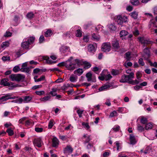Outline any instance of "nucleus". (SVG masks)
<instances>
[{
    "label": "nucleus",
    "instance_id": "obj_20",
    "mask_svg": "<svg viewBox=\"0 0 157 157\" xmlns=\"http://www.w3.org/2000/svg\"><path fill=\"white\" fill-rule=\"evenodd\" d=\"M120 82H128L126 75H124L122 76Z\"/></svg>",
    "mask_w": 157,
    "mask_h": 157
},
{
    "label": "nucleus",
    "instance_id": "obj_25",
    "mask_svg": "<svg viewBox=\"0 0 157 157\" xmlns=\"http://www.w3.org/2000/svg\"><path fill=\"white\" fill-rule=\"evenodd\" d=\"M52 34V32L51 30H48L45 33V36L46 37H48L51 36Z\"/></svg>",
    "mask_w": 157,
    "mask_h": 157
},
{
    "label": "nucleus",
    "instance_id": "obj_56",
    "mask_svg": "<svg viewBox=\"0 0 157 157\" xmlns=\"http://www.w3.org/2000/svg\"><path fill=\"white\" fill-rule=\"evenodd\" d=\"M36 93L38 95H41L44 94V91H37L36 92Z\"/></svg>",
    "mask_w": 157,
    "mask_h": 157
},
{
    "label": "nucleus",
    "instance_id": "obj_42",
    "mask_svg": "<svg viewBox=\"0 0 157 157\" xmlns=\"http://www.w3.org/2000/svg\"><path fill=\"white\" fill-rule=\"evenodd\" d=\"M151 150V148L148 147L146 148L145 150L144 151V154H146L149 153Z\"/></svg>",
    "mask_w": 157,
    "mask_h": 157
},
{
    "label": "nucleus",
    "instance_id": "obj_52",
    "mask_svg": "<svg viewBox=\"0 0 157 157\" xmlns=\"http://www.w3.org/2000/svg\"><path fill=\"white\" fill-rule=\"evenodd\" d=\"M138 63L140 64L142 66H143L144 65V63L143 61V59L141 58L139 59Z\"/></svg>",
    "mask_w": 157,
    "mask_h": 157
},
{
    "label": "nucleus",
    "instance_id": "obj_9",
    "mask_svg": "<svg viewBox=\"0 0 157 157\" xmlns=\"http://www.w3.org/2000/svg\"><path fill=\"white\" fill-rule=\"evenodd\" d=\"M112 44L113 48L115 50L118 49L120 47L118 41L116 39H114L112 41Z\"/></svg>",
    "mask_w": 157,
    "mask_h": 157
},
{
    "label": "nucleus",
    "instance_id": "obj_27",
    "mask_svg": "<svg viewBox=\"0 0 157 157\" xmlns=\"http://www.w3.org/2000/svg\"><path fill=\"white\" fill-rule=\"evenodd\" d=\"M50 96H45L44 98H41L40 99V100L41 101L45 102L47 101H48L49 100L50 98Z\"/></svg>",
    "mask_w": 157,
    "mask_h": 157
},
{
    "label": "nucleus",
    "instance_id": "obj_21",
    "mask_svg": "<svg viewBox=\"0 0 157 157\" xmlns=\"http://www.w3.org/2000/svg\"><path fill=\"white\" fill-rule=\"evenodd\" d=\"M24 101L26 102H28L29 101L32 99V97L30 96H25L23 97Z\"/></svg>",
    "mask_w": 157,
    "mask_h": 157
},
{
    "label": "nucleus",
    "instance_id": "obj_5",
    "mask_svg": "<svg viewBox=\"0 0 157 157\" xmlns=\"http://www.w3.org/2000/svg\"><path fill=\"white\" fill-rule=\"evenodd\" d=\"M128 18L127 17L123 16L122 17L121 15H118L116 19L117 22L119 25H122L124 22L127 21Z\"/></svg>",
    "mask_w": 157,
    "mask_h": 157
},
{
    "label": "nucleus",
    "instance_id": "obj_4",
    "mask_svg": "<svg viewBox=\"0 0 157 157\" xmlns=\"http://www.w3.org/2000/svg\"><path fill=\"white\" fill-rule=\"evenodd\" d=\"M8 81V79L7 78L2 79L1 81L0 84L1 85H3L4 86H10V85H12V86L9 88L10 90L13 89V88L17 87V85H13V83L12 82H11L10 83L7 82Z\"/></svg>",
    "mask_w": 157,
    "mask_h": 157
},
{
    "label": "nucleus",
    "instance_id": "obj_16",
    "mask_svg": "<svg viewBox=\"0 0 157 157\" xmlns=\"http://www.w3.org/2000/svg\"><path fill=\"white\" fill-rule=\"evenodd\" d=\"M77 76H75L74 75L72 74L69 78V80L71 82H74L77 80Z\"/></svg>",
    "mask_w": 157,
    "mask_h": 157
},
{
    "label": "nucleus",
    "instance_id": "obj_43",
    "mask_svg": "<svg viewBox=\"0 0 157 157\" xmlns=\"http://www.w3.org/2000/svg\"><path fill=\"white\" fill-rule=\"evenodd\" d=\"M125 55L126 56V58L127 59V60H129L131 58V57H130V56L131 55L130 53L129 52H127L125 53Z\"/></svg>",
    "mask_w": 157,
    "mask_h": 157
},
{
    "label": "nucleus",
    "instance_id": "obj_34",
    "mask_svg": "<svg viewBox=\"0 0 157 157\" xmlns=\"http://www.w3.org/2000/svg\"><path fill=\"white\" fill-rule=\"evenodd\" d=\"M137 128V130L140 132H142L144 130V128L139 124H138Z\"/></svg>",
    "mask_w": 157,
    "mask_h": 157
},
{
    "label": "nucleus",
    "instance_id": "obj_63",
    "mask_svg": "<svg viewBox=\"0 0 157 157\" xmlns=\"http://www.w3.org/2000/svg\"><path fill=\"white\" fill-rule=\"evenodd\" d=\"M46 61L48 63H53L54 62L52 60H51L49 57H48L46 59Z\"/></svg>",
    "mask_w": 157,
    "mask_h": 157
},
{
    "label": "nucleus",
    "instance_id": "obj_61",
    "mask_svg": "<svg viewBox=\"0 0 157 157\" xmlns=\"http://www.w3.org/2000/svg\"><path fill=\"white\" fill-rule=\"evenodd\" d=\"M42 87L41 85H39L37 86H35L33 87L32 89L33 90H35L38 88H40Z\"/></svg>",
    "mask_w": 157,
    "mask_h": 157
},
{
    "label": "nucleus",
    "instance_id": "obj_49",
    "mask_svg": "<svg viewBox=\"0 0 157 157\" xmlns=\"http://www.w3.org/2000/svg\"><path fill=\"white\" fill-rule=\"evenodd\" d=\"M35 130L37 132H40L43 131V128H41L36 127L35 128Z\"/></svg>",
    "mask_w": 157,
    "mask_h": 157
},
{
    "label": "nucleus",
    "instance_id": "obj_6",
    "mask_svg": "<svg viewBox=\"0 0 157 157\" xmlns=\"http://www.w3.org/2000/svg\"><path fill=\"white\" fill-rule=\"evenodd\" d=\"M144 52L143 57L145 59L148 61L149 58L150 56V51L147 48H146L144 49Z\"/></svg>",
    "mask_w": 157,
    "mask_h": 157
},
{
    "label": "nucleus",
    "instance_id": "obj_57",
    "mask_svg": "<svg viewBox=\"0 0 157 157\" xmlns=\"http://www.w3.org/2000/svg\"><path fill=\"white\" fill-rule=\"evenodd\" d=\"M44 36L43 35H41L40 36L39 39V41L40 43H41L43 42L44 41Z\"/></svg>",
    "mask_w": 157,
    "mask_h": 157
},
{
    "label": "nucleus",
    "instance_id": "obj_13",
    "mask_svg": "<svg viewBox=\"0 0 157 157\" xmlns=\"http://www.w3.org/2000/svg\"><path fill=\"white\" fill-rule=\"evenodd\" d=\"M52 146L54 147H57L59 144V140L56 137L53 138L52 140Z\"/></svg>",
    "mask_w": 157,
    "mask_h": 157
},
{
    "label": "nucleus",
    "instance_id": "obj_8",
    "mask_svg": "<svg viewBox=\"0 0 157 157\" xmlns=\"http://www.w3.org/2000/svg\"><path fill=\"white\" fill-rule=\"evenodd\" d=\"M97 48V44L94 43L93 44H89L87 48L89 52L93 53L96 51Z\"/></svg>",
    "mask_w": 157,
    "mask_h": 157
},
{
    "label": "nucleus",
    "instance_id": "obj_35",
    "mask_svg": "<svg viewBox=\"0 0 157 157\" xmlns=\"http://www.w3.org/2000/svg\"><path fill=\"white\" fill-rule=\"evenodd\" d=\"M148 62L149 63L150 65V66H153L155 67L156 68H157V62H155L154 63H152L151 61L148 60Z\"/></svg>",
    "mask_w": 157,
    "mask_h": 157
},
{
    "label": "nucleus",
    "instance_id": "obj_10",
    "mask_svg": "<svg viewBox=\"0 0 157 157\" xmlns=\"http://www.w3.org/2000/svg\"><path fill=\"white\" fill-rule=\"evenodd\" d=\"M34 145L38 147H40L41 146L42 141L40 138L35 139L33 142Z\"/></svg>",
    "mask_w": 157,
    "mask_h": 157
},
{
    "label": "nucleus",
    "instance_id": "obj_58",
    "mask_svg": "<svg viewBox=\"0 0 157 157\" xmlns=\"http://www.w3.org/2000/svg\"><path fill=\"white\" fill-rule=\"evenodd\" d=\"M53 125V122L52 120H51L48 124V128H51Z\"/></svg>",
    "mask_w": 157,
    "mask_h": 157
},
{
    "label": "nucleus",
    "instance_id": "obj_64",
    "mask_svg": "<svg viewBox=\"0 0 157 157\" xmlns=\"http://www.w3.org/2000/svg\"><path fill=\"white\" fill-rule=\"evenodd\" d=\"M116 145L117 146V150L118 151L120 148H121L120 146V143L118 142L117 141L115 142Z\"/></svg>",
    "mask_w": 157,
    "mask_h": 157
},
{
    "label": "nucleus",
    "instance_id": "obj_30",
    "mask_svg": "<svg viewBox=\"0 0 157 157\" xmlns=\"http://www.w3.org/2000/svg\"><path fill=\"white\" fill-rule=\"evenodd\" d=\"M20 71L22 72L28 73L30 71V69L29 67H23L20 69Z\"/></svg>",
    "mask_w": 157,
    "mask_h": 157
},
{
    "label": "nucleus",
    "instance_id": "obj_33",
    "mask_svg": "<svg viewBox=\"0 0 157 157\" xmlns=\"http://www.w3.org/2000/svg\"><path fill=\"white\" fill-rule=\"evenodd\" d=\"M24 101L23 99L22 98H20L18 99H16L13 101V102H14L15 103H21Z\"/></svg>",
    "mask_w": 157,
    "mask_h": 157
},
{
    "label": "nucleus",
    "instance_id": "obj_1",
    "mask_svg": "<svg viewBox=\"0 0 157 157\" xmlns=\"http://www.w3.org/2000/svg\"><path fill=\"white\" fill-rule=\"evenodd\" d=\"M71 57L67 61L59 63L58 65L60 67L65 66L68 70H73L79 66L80 62L78 59H76L74 62H72L71 61Z\"/></svg>",
    "mask_w": 157,
    "mask_h": 157
},
{
    "label": "nucleus",
    "instance_id": "obj_14",
    "mask_svg": "<svg viewBox=\"0 0 157 157\" xmlns=\"http://www.w3.org/2000/svg\"><path fill=\"white\" fill-rule=\"evenodd\" d=\"M83 70L82 69L79 68L75 70L74 72V73L78 76H80L83 73Z\"/></svg>",
    "mask_w": 157,
    "mask_h": 157
},
{
    "label": "nucleus",
    "instance_id": "obj_23",
    "mask_svg": "<svg viewBox=\"0 0 157 157\" xmlns=\"http://www.w3.org/2000/svg\"><path fill=\"white\" fill-rule=\"evenodd\" d=\"M34 14L32 12L28 13L26 15V17L29 19H31L34 17Z\"/></svg>",
    "mask_w": 157,
    "mask_h": 157
},
{
    "label": "nucleus",
    "instance_id": "obj_59",
    "mask_svg": "<svg viewBox=\"0 0 157 157\" xmlns=\"http://www.w3.org/2000/svg\"><path fill=\"white\" fill-rule=\"evenodd\" d=\"M45 78V76L42 75L40 78L37 79V80L36 81L38 82L44 80Z\"/></svg>",
    "mask_w": 157,
    "mask_h": 157
},
{
    "label": "nucleus",
    "instance_id": "obj_17",
    "mask_svg": "<svg viewBox=\"0 0 157 157\" xmlns=\"http://www.w3.org/2000/svg\"><path fill=\"white\" fill-rule=\"evenodd\" d=\"M130 15L132 18L135 19L137 18L138 13L136 11H134L130 13Z\"/></svg>",
    "mask_w": 157,
    "mask_h": 157
},
{
    "label": "nucleus",
    "instance_id": "obj_40",
    "mask_svg": "<svg viewBox=\"0 0 157 157\" xmlns=\"http://www.w3.org/2000/svg\"><path fill=\"white\" fill-rule=\"evenodd\" d=\"M77 112L78 114V115L79 117H82V115L83 112V110L79 109L77 110Z\"/></svg>",
    "mask_w": 157,
    "mask_h": 157
},
{
    "label": "nucleus",
    "instance_id": "obj_32",
    "mask_svg": "<svg viewBox=\"0 0 157 157\" xmlns=\"http://www.w3.org/2000/svg\"><path fill=\"white\" fill-rule=\"evenodd\" d=\"M128 33L125 30L121 31L120 32V35L121 37L123 36H125L128 34Z\"/></svg>",
    "mask_w": 157,
    "mask_h": 157
},
{
    "label": "nucleus",
    "instance_id": "obj_62",
    "mask_svg": "<svg viewBox=\"0 0 157 157\" xmlns=\"http://www.w3.org/2000/svg\"><path fill=\"white\" fill-rule=\"evenodd\" d=\"M140 75H141L140 73V72L138 71V72H137V73H136V78L139 80H140Z\"/></svg>",
    "mask_w": 157,
    "mask_h": 157
},
{
    "label": "nucleus",
    "instance_id": "obj_38",
    "mask_svg": "<svg viewBox=\"0 0 157 157\" xmlns=\"http://www.w3.org/2000/svg\"><path fill=\"white\" fill-rule=\"evenodd\" d=\"M6 132L8 133L9 136H12L13 134V131L11 128H8L6 130Z\"/></svg>",
    "mask_w": 157,
    "mask_h": 157
},
{
    "label": "nucleus",
    "instance_id": "obj_19",
    "mask_svg": "<svg viewBox=\"0 0 157 157\" xmlns=\"http://www.w3.org/2000/svg\"><path fill=\"white\" fill-rule=\"evenodd\" d=\"M86 76L87 78V80L88 82L92 81V74L91 72H89L86 73Z\"/></svg>",
    "mask_w": 157,
    "mask_h": 157
},
{
    "label": "nucleus",
    "instance_id": "obj_7",
    "mask_svg": "<svg viewBox=\"0 0 157 157\" xmlns=\"http://www.w3.org/2000/svg\"><path fill=\"white\" fill-rule=\"evenodd\" d=\"M111 46L109 43H105L102 45L101 49L102 51L105 52H109L110 50Z\"/></svg>",
    "mask_w": 157,
    "mask_h": 157
},
{
    "label": "nucleus",
    "instance_id": "obj_55",
    "mask_svg": "<svg viewBox=\"0 0 157 157\" xmlns=\"http://www.w3.org/2000/svg\"><path fill=\"white\" fill-rule=\"evenodd\" d=\"M9 96L8 95H6L5 96H3L1 98H0V100H3L4 101H6L8 100V97Z\"/></svg>",
    "mask_w": 157,
    "mask_h": 157
},
{
    "label": "nucleus",
    "instance_id": "obj_53",
    "mask_svg": "<svg viewBox=\"0 0 157 157\" xmlns=\"http://www.w3.org/2000/svg\"><path fill=\"white\" fill-rule=\"evenodd\" d=\"M117 113L116 111H114L110 113L109 116L110 117H113L114 116H117Z\"/></svg>",
    "mask_w": 157,
    "mask_h": 157
},
{
    "label": "nucleus",
    "instance_id": "obj_22",
    "mask_svg": "<svg viewBox=\"0 0 157 157\" xmlns=\"http://www.w3.org/2000/svg\"><path fill=\"white\" fill-rule=\"evenodd\" d=\"M127 78L128 79V81L131 80L134 77V73L133 72H132L130 74H129L128 75H126Z\"/></svg>",
    "mask_w": 157,
    "mask_h": 157
},
{
    "label": "nucleus",
    "instance_id": "obj_12",
    "mask_svg": "<svg viewBox=\"0 0 157 157\" xmlns=\"http://www.w3.org/2000/svg\"><path fill=\"white\" fill-rule=\"evenodd\" d=\"M130 143L132 144H135L136 142V140L133 134H130Z\"/></svg>",
    "mask_w": 157,
    "mask_h": 157
},
{
    "label": "nucleus",
    "instance_id": "obj_29",
    "mask_svg": "<svg viewBox=\"0 0 157 157\" xmlns=\"http://www.w3.org/2000/svg\"><path fill=\"white\" fill-rule=\"evenodd\" d=\"M52 91L50 92V94L52 95V96H54L57 94L56 91L57 90L54 88L52 89Z\"/></svg>",
    "mask_w": 157,
    "mask_h": 157
},
{
    "label": "nucleus",
    "instance_id": "obj_46",
    "mask_svg": "<svg viewBox=\"0 0 157 157\" xmlns=\"http://www.w3.org/2000/svg\"><path fill=\"white\" fill-rule=\"evenodd\" d=\"M12 35V33L9 31H7L4 35L5 37H8L11 36Z\"/></svg>",
    "mask_w": 157,
    "mask_h": 157
},
{
    "label": "nucleus",
    "instance_id": "obj_36",
    "mask_svg": "<svg viewBox=\"0 0 157 157\" xmlns=\"http://www.w3.org/2000/svg\"><path fill=\"white\" fill-rule=\"evenodd\" d=\"M92 37L94 39L96 40L97 41H98L100 39V37L98 35H96L94 33L92 35Z\"/></svg>",
    "mask_w": 157,
    "mask_h": 157
},
{
    "label": "nucleus",
    "instance_id": "obj_37",
    "mask_svg": "<svg viewBox=\"0 0 157 157\" xmlns=\"http://www.w3.org/2000/svg\"><path fill=\"white\" fill-rule=\"evenodd\" d=\"M82 36V33L81 30L79 29L77 30L76 33V36L77 37H81Z\"/></svg>",
    "mask_w": 157,
    "mask_h": 157
},
{
    "label": "nucleus",
    "instance_id": "obj_15",
    "mask_svg": "<svg viewBox=\"0 0 157 157\" xmlns=\"http://www.w3.org/2000/svg\"><path fill=\"white\" fill-rule=\"evenodd\" d=\"M155 19L156 21L157 22V16L155 17ZM149 23L150 24L149 25V28H151V24H152L153 25V27L156 28H157V25H156L155 24V22L154 21H153V19H151Z\"/></svg>",
    "mask_w": 157,
    "mask_h": 157
},
{
    "label": "nucleus",
    "instance_id": "obj_18",
    "mask_svg": "<svg viewBox=\"0 0 157 157\" xmlns=\"http://www.w3.org/2000/svg\"><path fill=\"white\" fill-rule=\"evenodd\" d=\"M112 85H111L107 84L99 88V90L100 91H102L107 88H109Z\"/></svg>",
    "mask_w": 157,
    "mask_h": 157
},
{
    "label": "nucleus",
    "instance_id": "obj_45",
    "mask_svg": "<svg viewBox=\"0 0 157 157\" xmlns=\"http://www.w3.org/2000/svg\"><path fill=\"white\" fill-rule=\"evenodd\" d=\"M2 59L3 61H9L10 60V57L7 56H3L2 58Z\"/></svg>",
    "mask_w": 157,
    "mask_h": 157
},
{
    "label": "nucleus",
    "instance_id": "obj_60",
    "mask_svg": "<svg viewBox=\"0 0 157 157\" xmlns=\"http://www.w3.org/2000/svg\"><path fill=\"white\" fill-rule=\"evenodd\" d=\"M113 130L115 132L118 131L120 129V127L119 126H116L113 128Z\"/></svg>",
    "mask_w": 157,
    "mask_h": 157
},
{
    "label": "nucleus",
    "instance_id": "obj_39",
    "mask_svg": "<svg viewBox=\"0 0 157 157\" xmlns=\"http://www.w3.org/2000/svg\"><path fill=\"white\" fill-rule=\"evenodd\" d=\"M112 74L113 75H117L119 73V71L118 70H116L114 69L112 70L111 71Z\"/></svg>",
    "mask_w": 157,
    "mask_h": 157
},
{
    "label": "nucleus",
    "instance_id": "obj_47",
    "mask_svg": "<svg viewBox=\"0 0 157 157\" xmlns=\"http://www.w3.org/2000/svg\"><path fill=\"white\" fill-rule=\"evenodd\" d=\"M104 76H105V80L106 81H107V80L110 79L112 77V76L110 74H109L107 75H104Z\"/></svg>",
    "mask_w": 157,
    "mask_h": 157
},
{
    "label": "nucleus",
    "instance_id": "obj_3",
    "mask_svg": "<svg viewBox=\"0 0 157 157\" xmlns=\"http://www.w3.org/2000/svg\"><path fill=\"white\" fill-rule=\"evenodd\" d=\"M9 77L12 81L19 82L23 80L25 77L24 75L20 74H17L11 75H10Z\"/></svg>",
    "mask_w": 157,
    "mask_h": 157
},
{
    "label": "nucleus",
    "instance_id": "obj_44",
    "mask_svg": "<svg viewBox=\"0 0 157 157\" xmlns=\"http://www.w3.org/2000/svg\"><path fill=\"white\" fill-rule=\"evenodd\" d=\"M82 125L83 126L86 128L87 129H88L90 128V126L89 125L88 123H85L84 122H82Z\"/></svg>",
    "mask_w": 157,
    "mask_h": 157
},
{
    "label": "nucleus",
    "instance_id": "obj_31",
    "mask_svg": "<svg viewBox=\"0 0 157 157\" xmlns=\"http://www.w3.org/2000/svg\"><path fill=\"white\" fill-rule=\"evenodd\" d=\"M9 43L8 41H6L5 42H3L1 45V48H3L4 47H7L9 46Z\"/></svg>",
    "mask_w": 157,
    "mask_h": 157
},
{
    "label": "nucleus",
    "instance_id": "obj_41",
    "mask_svg": "<svg viewBox=\"0 0 157 157\" xmlns=\"http://www.w3.org/2000/svg\"><path fill=\"white\" fill-rule=\"evenodd\" d=\"M109 28L110 30L112 31L115 30L116 29L115 26L112 24L109 25Z\"/></svg>",
    "mask_w": 157,
    "mask_h": 157
},
{
    "label": "nucleus",
    "instance_id": "obj_48",
    "mask_svg": "<svg viewBox=\"0 0 157 157\" xmlns=\"http://www.w3.org/2000/svg\"><path fill=\"white\" fill-rule=\"evenodd\" d=\"M20 70V69L18 66H15L13 69V71L15 72H17Z\"/></svg>",
    "mask_w": 157,
    "mask_h": 157
},
{
    "label": "nucleus",
    "instance_id": "obj_24",
    "mask_svg": "<svg viewBox=\"0 0 157 157\" xmlns=\"http://www.w3.org/2000/svg\"><path fill=\"white\" fill-rule=\"evenodd\" d=\"M153 127V124L152 123H149L146 124L145 125V128L146 130L151 129Z\"/></svg>",
    "mask_w": 157,
    "mask_h": 157
},
{
    "label": "nucleus",
    "instance_id": "obj_26",
    "mask_svg": "<svg viewBox=\"0 0 157 157\" xmlns=\"http://www.w3.org/2000/svg\"><path fill=\"white\" fill-rule=\"evenodd\" d=\"M147 122V118L142 117L140 120V122L143 124H145Z\"/></svg>",
    "mask_w": 157,
    "mask_h": 157
},
{
    "label": "nucleus",
    "instance_id": "obj_11",
    "mask_svg": "<svg viewBox=\"0 0 157 157\" xmlns=\"http://www.w3.org/2000/svg\"><path fill=\"white\" fill-rule=\"evenodd\" d=\"M73 151V149L70 145H67L64 148V152L65 154L71 153Z\"/></svg>",
    "mask_w": 157,
    "mask_h": 157
},
{
    "label": "nucleus",
    "instance_id": "obj_50",
    "mask_svg": "<svg viewBox=\"0 0 157 157\" xmlns=\"http://www.w3.org/2000/svg\"><path fill=\"white\" fill-rule=\"evenodd\" d=\"M132 63L131 62H128V63L125 62L124 63V65L125 67H131L132 65Z\"/></svg>",
    "mask_w": 157,
    "mask_h": 157
},
{
    "label": "nucleus",
    "instance_id": "obj_28",
    "mask_svg": "<svg viewBox=\"0 0 157 157\" xmlns=\"http://www.w3.org/2000/svg\"><path fill=\"white\" fill-rule=\"evenodd\" d=\"M130 2L132 4L135 6L139 4L138 0H131Z\"/></svg>",
    "mask_w": 157,
    "mask_h": 157
},
{
    "label": "nucleus",
    "instance_id": "obj_54",
    "mask_svg": "<svg viewBox=\"0 0 157 157\" xmlns=\"http://www.w3.org/2000/svg\"><path fill=\"white\" fill-rule=\"evenodd\" d=\"M98 78L101 80L103 81L105 79L104 75L102 73L101 74V76L98 77Z\"/></svg>",
    "mask_w": 157,
    "mask_h": 157
},
{
    "label": "nucleus",
    "instance_id": "obj_51",
    "mask_svg": "<svg viewBox=\"0 0 157 157\" xmlns=\"http://www.w3.org/2000/svg\"><path fill=\"white\" fill-rule=\"evenodd\" d=\"M91 66V64L88 62L86 63L85 66H84V68L85 69H88L89 68H90Z\"/></svg>",
    "mask_w": 157,
    "mask_h": 157
},
{
    "label": "nucleus",
    "instance_id": "obj_2",
    "mask_svg": "<svg viewBox=\"0 0 157 157\" xmlns=\"http://www.w3.org/2000/svg\"><path fill=\"white\" fill-rule=\"evenodd\" d=\"M35 40V37L33 36L30 37L28 39L27 41H25L22 43L21 47L25 49H28L29 45L33 43Z\"/></svg>",
    "mask_w": 157,
    "mask_h": 157
}]
</instances>
